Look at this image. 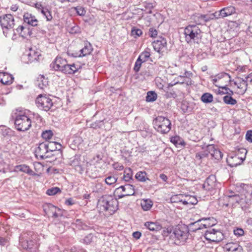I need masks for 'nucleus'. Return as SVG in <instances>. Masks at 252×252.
I'll use <instances>...</instances> for the list:
<instances>
[{"label": "nucleus", "instance_id": "nucleus-1", "mask_svg": "<svg viewBox=\"0 0 252 252\" xmlns=\"http://www.w3.org/2000/svg\"><path fill=\"white\" fill-rule=\"evenodd\" d=\"M50 67L55 71H60L65 74H73L81 69L77 63L68 64L66 59L57 56L50 64Z\"/></svg>", "mask_w": 252, "mask_h": 252}, {"label": "nucleus", "instance_id": "nucleus-2", "mask_svg": "<svg viewBox=\"0 0 252 252\" xmlns=\"http://www.w3.org/2000/svg\"><path fill=\"white\" fill-rule=\"evenodd\" d=\"M118 204L116 198L105 195L98 200L97 208L100 213H103L105 216H109L114 214L118 210Z\"/></svg>", "mask_w": 252, "mask_h": 252}, {"label": "nucleus", "instance_id": "nucleus-3", "mask_svg": "<svg viewBox=\"0 0 252 252\" xmlns=\"http://www.w3.org/2000/svg\"><path fill=\"white\" fill-rule=\"evenodd\" d=\"M28 111H20L15 114L14 124L16 129L20 131H25L32 126V115Z\"/></svg>", "mask_w": 252, "mask_h": 252}, {"label": "nucleus", "instance_id": "nucleus-4", "mask_svg": "<svg viewBox=\"0 0 252 252\" xmlns=\"http://www.w3.org/2000/svg\"><path fill=\"white\" fill-rule=\"evenodd\" d=\"M201 31L196 25H189L184 31L186 41L189 44L197 42L200 37Z\"/></svg>", "mask_w": 252, "mask_h": 252}, {"label": "nucleus", "instance_id": "nucleus-5", "mask_svg": "<svg viewBox=\"0 0 252 252\" xmlns=\"http://www.w3.org/2000/svg\"><path fill=\"white\" fill-rule=\"evenodd\" d=\"M189 228L185 224H179L174 229L171 237H174V243L176 245H182L187 239L189 236Z\"/></svg>", "mask_w": 252, "mask_h": 252}, {"label": "nucleus", "instance_id": "nucleus-6", "mask_svg": "<svg viewBox=\"0 0 252 252\" xmlns=\"http://www.w3.org/2000/svg\"><path fill=\"white\" fill-rule=\"evenodd\" d=\"M153 123L155 129L161 134H166L171 130V121L166 117L158 116L154 120Z\"/></svg>", "mask_w": 252, "mask_h": 252}, {"label": "nucleus", "instance_id": "nucleus-7", "mask_svg": "<svg viewBox=\"0 0 252 252\" xmlns=\"http://www.w3.org/2000/svg\"><path fill=\"white\" fill-rule=\"evenodd\" d=\"M32 28H31L29 26L20 25L17 28L13 30L12 39L16 40L18 35L23 38H28L30 37L32 34Z\"/></svg>", "mask_w": 252, "mask_h": 252}, {"label": "nucleus", "instance_id": "nucleus-8", "mask_svg": "<svg viewBox=\"0 0 252 252\" xmlns=\"http://www.w3.org/2000/svg\"><path fill=\"white\" fill-rule=\"evenodd\" d=\"M0 24L3 29V32L7 36L8 31L12 29L15 24L14 19L11 14H5L0 17Z\"/></svg>", "mask_w": 252, "mask_h": 252}, {"label": "nucleus", "instance_id": "nucleus-9", "mask_svg": "<svg viewBox=\"0 0 252 252\" xmlns=\"http://www.w3.org/2000/svg\"><path fill=\"white\" fill-rule=\"evenodd\" d=\"M204 237L209 241L220 242L223 239L224 236L220 230L210 228L206 231Z\"/></svg>", "mask_w": 252, "mask_h": 252}, {"label": "nucleus", "instance_id": "nucleus-10", "mask_svg": "<svg viewBox=\"0 0 252 252\" xmlns=\"http://www.w3.org/2000/svg\"><path fill=\"white\" fill-rule=\"evenodd\" d=\"M35 102L38 108L45 111H49L53 106L51 99L46 95H39L36 98Z\"/></svg>", "mask_w": 252, "mask_h": 252}, {"label": "nucleus", "instance_id": "nucleus-11", "mask_svg": "<svg viewBox=\"0 0 252 252\" xmlns=\"http://www.w3.org/2000/svg\"><path fill=\"white\" fill-rule=\"evenodd\" d=\"M241 152L244 153L243 156L240 157L238 155L232 154L228 156L226 161L228 165L231 167H236L240 165L245 159L247 150L246 149H242Z\"/></svg>", "mask_w": 252, "mask_h": 252}, {"label": "nucleus", "instance_id": "nucleus-12", "mask_svg": "<svg viewBox=\"0 0 252 252\" xmlns=\"http://www.w3.org/2000/svg\"><path fill=\"white\" fill-rule=\"evenodd\" d=\"M116 192L117 193H120L118 195L119 198H122L126 196L133 195L135 194L134 187L130 184L120 186L116 189Z\"/></svg>", "mask_w": 252, "mask_h": 252}, {"label": "nucleus", "instance_id": "nucleus-13", "mask_svg": "<svg viewBox=\"0 0 252 252\" xmlns=\"http://www.w3.org/2000/svg\"><path fill=\"white\" fill-rule=\"evenodd\" d=\"M35 155L36 157H39L41 159L51 157V155L49 153L47 144L45 141L39 144L38 146L35 150Z\"/></svg>", "mask_w": 252, "mask_h": 252}, {"label": "nucleus", "instance_id": "nucleus-14", "mask_svg": "<svg viewBox=\"0 0 252 252\" xmlns=\"http://www.w3.org/2000/svg\"><path fill=\"white\" fill-rule=\"evenodd\" d=\"M215 14H201L196 13L193 15L192 20L196 25H203L205 23L215 18Z\"/></svg>", "mask_w": 252, "mask_h": 252}, {"label": "nucleus", "instance_id": "nucleus-15", "mask_svg": "<svg viewBox=\"0 0 252 252\" xmlns=\"http://www.w3.org/2000/svg\"><path fill=\"white\" fill-rule=\"evenodd\" d=\"M70 165L79 173H82L85 170L84 162L81 161V156L76 155L70 160Z\"/></svg>", "mask_w": 252, "mask_h": 252}, {"label": "nucleus", "instance_id": "nucleus-16", "mask_svg": "<svg viewBox=\"0 0 252 252\" xmlns=\"http://www.w3.org/2000/svg\"><path fill=\"white\" fill-rule=\"evenodd\" d=\"M92 51V45L90 43L87 42L85 43L84 48L81 49L79 52L70 53L68 51L67 54L69 56L72 57H81L90 54Z\"/></svg>", "mask_w": 252, "mask_h": 252}, {"label": "nucleus", "instance_id": "nucleus-17", "mask_svg": "<svg viewBox=\"0 0 252 252\" xmlns=\"http://www.w3.org/2000/svg\"><path fill=\"white\" fill-rule=\"evenodd\" d=\"M219 184V183L217 182L216 176L211 175L205 181L203 188L207 190H212L217 188Z\"/></svg>", "mask_w": 252, "mask_h": 252}, {"label": "nucleus", "instance_id": "nucleus-18", "mask_svg": "<svg viewBox=\"0 0 252 252\" xmlns=\"http://www.w3.org/2000/svg\"><path fill=\"white\" fill-rule=\"evenodd\" d=\"M152 45L154 50L160 53L166 48L167 41L165 38L159 37L152 42Z\"/></svg>", "mask_w": 252, "mask_h": 252}, {"label": "nucleus", "instance_id": "nucleus-19", "mask_svg": "<svg viewBox=\"0 0 252 252\" xmlns=\"http://www.w3.org/2000/svg\"><path fill=\"white\" fill-rule=\"evenodd\" d=\"M207 151L209 153L212 158L219 160L222 158V153L219 149L216 148L214 145H208L207 146Z\"/></svg>", "mask_w": 252, "mask_h": 252}, {"label": "nucleus", "instance_id": "nucleus-20", "mask_svg": "<svg viewBox=\"0 0 252 252\" xmlns=\"http://www.w3.org/2000/svg\"><path fill=\"white\" fill-rule=\"evenodd\" d=\"M29 61L28 63H32L34 62L38 61L41 56L40 51L34 48H31L27 54Z\"/></svg>", "mask_w": 252, "mask_h": 252}, {"label": "nucleus", "instance_id": "nucleus-21", "mask_svg": "<svg viewBox=\"0 0 252 252\" xmlns=\"http://www.w3.org/2000/svg\"><path fill=\"white\" fill-rule=\"evenodd\" d=\"M224 249L227 252H243L242 247L236 243H228Z\"/></svg>", "mask_w": 252, "mask_h": 252}, {"label": "nucleus", "instance_id": "nucleus-22", "mask_svg": "<svg viewBox=\"0 0 252 252\" xmlns=\"http://www.w3.org/2000/svg\"><path fill=\"white\" fill-rule=\"evenodd\" d=\"M141 4L143 6L141 9L149 14L152 13V9L155 6V3L153 0H143Z\"/></svg>", "mask_w": 252, "mask_h": 252}, {"label": "nucleus", "instance_id": "nucleus-23", "mask_svg": "<svg viewBox=\"0 0 252 252\" xmlns=\"http://www.w3.org/2000/svg\"><path fill=\"white\" fill-rule=\"evenodd\" d=\"M14 80V77L11 74L6 72H0V82L4 85L11 84Z\"/></svg>", "mask_w": 252, "mask_h": 252}, {"label": "nucleus", "instance_id": "nucleus-24", "mask_svg": "<svg viewBox=\"0 0 252 252\" xmlns=\"http://www.w3.org/2000/svg\"><path fill=\"white\" fill-rule=\"evenodd\" d=\"M235 8L233 6L224 7L219 11V16L221 18H224L235 13Z\"/></svg>", "mask_w": 252, "mask_h": 252}, {"label": "nucleus", "instance_id": "nucleus-25", "mask_svg": "<svg viewBox=\"0 0 252 252\" xmlns=\"http://www.w3.org/2000/svg\"><path fill=\"white\" fill-rule=\"evenodd\" d=\"M24 21L28 24V25L32 26H36L38 24V21L36 18L29 13H25L23 16Z\"/></svg>", "mask_w": 252, "mask_h": 252}, {"label": "nucleus", "instance_id": "nucleus-26", "mask_svg": "<svg viewBox=\"0 0 252 252\" xmlns=\"http://www.w3.org/2000/svg\"><path fill=\"white\" fill-rule=\"evenodd\" d=\"M20 243L22 247L25 249L35 250L38 247V244L36 241H20Z\"/></svg>", "mask_w": 252, "mask_h": 252}, {"label": "nucleus", "instance_id": "nucleus-27", "mask_svg": "<svg viewBox=\"0 0 252 252\" xmlns=\"http://www.w3.org/2000/svg\"><path fill=\"white\" fill-rule=\"evenodd\" d=\"M36 85L42 90H44L47 88L48 85V79L45 78L43 75H40L37 78Z\"/></svg>", "mask_w": 252, "mask_h": 252}, {"label": "nucleus", "instance_id": "nucleus-28", "mask_svg": "<svg viewBox=\"0 0 252 252\" xmlns=\"http://www.w3.org/2000/svg\"><path fill=\"white\" fill-rule=\"evenodd\" d=\"M239 80L240 82L239 83L235 82L234 84L237 86L238 89H239L237 94L243 95L246 93L247 90L248 84L243 80V78H241Z\"/></svg>", "mask_w": 252, "mask_h": 252}, {"label": "nucleus", "instance_id": "nucleus-29", "mask_svg": "<svg viewBox=\"0 0 252 252\" xmlns=\"http://www.w3.org/2000/svg\"><path fill=\"white\" fill-rule=\"evenodd\" d=\"M183 66V64L178 65L175 64V71L177 72L176 74L179 75L180 77H189L190 73L186 71Z\"/></svg>", "mask_w": 252, "mask_h": 252}, {"label": "nucleus", "instance_id": "nucleus-30", "mask_svg": "<svg viewBox=\"0 0 252 252\" xmlns=\"http://www.w3.org/2000/svg\"><path fill=\"white\" fill-rule=\"evenodd\" d=\"M201 220L199 219L197 221L191 222L187 225L189 228V231L191 232H195L196 231L200 229H203L202 223H200Z\"/></svg>", "mask_w": 252, "mask_h": 252}, {"label": "nucleus", "instance_id": "nucleus-31", "mask_svg": "<svg viewBox=\"0 0 252 252\" xmlns=\"http://www.w3.org/2000/svg\"><path fill=\"white\" fill-rule=\"evenodd\" d=\"M15 169L17 171H20L28 174L31 176H35L36 174L34 172L29 166L25 164H21L17 165L15 167Z\"/></svg>", "mask_w": 252, "mask_h": 252}, {"label": "nucleus", "instance_id": "nucleus-32", "mask_svg": "<svg viewBox=\"0 0 252 252\" xmlns=\"http://www.w3.org/2000/svg\"><path fill=\"white\" fill-rule=\"evenodd\" d=\"M170 141L178 148H182L185 145L184 140L178 135L171 137L170 138Z\"/></svg>", "mask_w": 252, "mask_h": 252}, {"label": "nucleus", "instance_id": "nucleus-33", "mask_svg": "<svg viewBox=\"0 0 252 252\" xmlns=\"http://www.w3.org/2000/svg\"><path fill=\"white\" fill-rule=\"evenodd\" d=\"M45 142L47 144L49 154L52 152L60 150L62 147L61 145L58 142L49 141Z\"/></svg>", "mask_w": 252, "mask_h": 252}, {"label": "nucleus", "instance_id": "nucleus-34", "mask_svg": "<svg viewBox=\"0 0 252 252\" xmlns=\"http://www.w3.org/2000/svg\"><path fill=\"white\" fill-rule=\"evenodd\" d=\"M201 221H204L202 223L203 228L211 227L217 223V220L214 218H203Z\"/></svg>", "mask_w": 252, "mask_h": 252}, {"label": "nucleus", "instance_id": "nucleus-35", "mask_svg": "<svg viewBox=\"0 0 252 252\" xmlns=\"http://www.w3.org/2000/svg\"><path fill=\"white\" fill-rule=\"evenodd\" d=\"M144 225L150 230L153 231H157L160 230L162 228V226L158 223L154 222H146Z\"/></svg>", "mask_w": 252, "mask_h": 252}, {"label": "nucleus", "instance_id": "nucleus-36", "mask_svg": "<svg viewBox=\"0 0 252 252\" xmlns=\"http://www.w3.org/2000/svg\"><path fill=\"white\" fill-rule=\"evenodd\" d=\"M43 207L44 212L47 216H51L53 211L56 209V207L51 203L45 204Z\"/></svg>", "mask_w": 252, "mask_h": 252}, {"label": "nucleus", "instance_id": "nucleus-37", "mask_svg": "<svg viewBox=\"0 0 252 252\" xmlns=\"http://www.w3.org/2000/svg\"><path fill=\"white\" fill-rule=\"evenodd\" d=\"M135 178L139 181L144 182L149 180L147 177V173L144 171H138L135 176Z\"/></svg>", "mask_w": 252, "mask_h": 252}, {"label": "nucleus", "instance_id": "nucleus-38", "mask_svg": "<svg viewBox=\"0 0 252 252\" xmlns=\"http://www.w3.org/2000/svg\"><path fill=\"white\" fill-rule=\"evenodd\" d=\"M184 205L191 204L195 205L197 203L196 198L193 196H187L186 198L184 200H181L180 201Z\"/></svg>", "mask_w": 252, "mask_h": 252}, {"label": "nucleus", "instance_id": "nucleus-39", "mask_svg": "<svg viewBox=\"0 0 252 252\" xmlns=\"http://www.w3.org/2000/svg\"><path fill=\"white\" fill-rule=\"evenodd\" d=\"M151 56V50L150 49L147 48L145 50L142 52L138 58L142 61L143 62H145L148 60V59L150 58Z\"/></svg>", "mask_w": 252, "mask_h": 252}, {"label": "nucleus", "instance_id": "nucleus-40", "mask_svg": "<svg viewBox=\"0 0 252 252\" xmlns=\"http://www.w3.org/2000/svg\"><path fill=\"white\" fill-rule=\"evenodd\" d=\"M141 206L144 211L149 210L153 206V202L150 199H143L141 203Z\"/></svg>", "mask_w": 252, "mask_h": 252}, {"label": "nucleus", "instance_id": "nucleus-41", "mask_svg": "<svg viewBox=\"0 0 252 252\" xmlns=\"http://www.w3.org/2000/svg\"><path fill=\"white\" fill-rule=\"evenodd\" d=\"M123 179L126 182H129L132 179V171L130 168H125L124 172Z\"/></svg>", "mask_w": 252, "mask_h": 252}, {"label": "nucleus", "instance_id": "nucleus-42", "mask_svg": "<svg viewBox=\"0 0 252 252\" xmlns=\"http://www.w3.org/2000/svg\"><path fill=\"white\" fill-rule=\"evenodd\" d=\"M201 100L205 103H211L213 101V96L210 93H204L201 97Z\"/></svg>", "mask_w": 252, "mask_h": 252}, {"label": "nucleus", "instance_id": "nucleus-43", "mask_svg": "<svg viewBox=\"0 0 252 252\" xmlns=\"http://www.w3.org/2000/svg\"><path fill=\"white\" fill-rule=\"evenodd\" d=\"M232 95L226 94L223 97L224 102L228 105H234L237 103V100L232 97Z\"/></svg>", "mask_w": 252, "mask_h": 252}, {"label": "nucleus", "instance_id": "nucleus-44", "mask_svg": "<svg viewBox=\"0 0 252 252\" xmlns=\"http://www.w3.org/2000/svg\"><path fill=\"white\" fill-rule=\"evenodd\" d=\"M157 99V94L154 91H149L147 94L146 101L147 102H154Z\"/></svg>", "mask_w": 252, "mask_h": 252}, {"label": "nucleus", "instance_id": "nucleus-45", "mask_svg": "<svg viewBox=\"0 0 252 252\" xmlns=\"http://www.w3.org/2000/svg\"><path fill=\"white\" fill-rule=\"evenodd\" d=\"M117 179L118 178L116 177L110 175L105 178V182L107 185L111 186L114 185L116 183Z\"/></svg>", "mask_w": 252, "mask_h": 252}, {"label": "nucleus", "instance_id": "nucleus-46", "mask_svg": "<svg viewBox=\"0 0 252 252\" xmlns=\"http://www.w3.org/2000/svg\"><path fill=\"white\" fill-rule=\"evenodd\" d=\"M41 13L45 17L47 21H50L52 20L53 17L51 14V12L47 8L42 9Z\"/></svg>", "mask_w": 252, "mask_h": 252}, {"label": "nucleus", "instance_id": "nucleus-47", "mask_svg": "<svg viewBox=\"0 0 252 252\" xmlns=\"http://www.w3.org/2000/svg\"><path fill=\"white\" fill-rule=\"evenodd\" d=\"M209 154V153L207 151V147L206 149L203 151L196 153L195 158L196 159L201 160L202 158L207 157Z\"/></svg>", "mask_w": 252, "mask_h": 252}, {"label": "nucleus", "instance_id": "nucleus-48", "mask_svg": "<svg viewBox=\"0 0 252 252\" xmlns=\"http://www.w3.org/2000/svg\"><path fill=\"white\" fill-rule=\"evenodd\" d=\"M61 190L58 187H53L49 189L46 191V193L48 195H54L57 194L59 192H61Z\"/></svg>", "mask_w": 252, "mask_h": 252}, {"label": "nucleus", "instance_id": "nucleus-49", "mask_svg": "<svg viewBox=\"0 0 252 252\" xmlns=\"http://www.w3.org/2000/svg\"><path fill=\"white\" fill-rule=\"evenodd\" d=\"M53 134L52 131L50 130H47L43 131L41 135L43 139H45L46 141H48L52 137Z\"/></svg>", "mask_w": 252, "mask_h": 252}, {"label": "nucleus", "instance_id": "nucleus-50", "mask_svg": "<svg viewBox=\"0 0 252 252\" xmlns=\"http://www.w3.org/2000/svg\"><path fill=\"white\" fill-rule=\"evenodd\" d=\"M219 88H221L222 89L224 90L225 91V92H220V91H219V93L220 94L233 95L234 94L233 92L226 86L219 87Z\"/></svg>", "mask_w": 252, "mask_h": 252}, {"label": "nucleus", "instance_id": "nucleus-51", "mask_svg": "<svg viewBox=\"0 0 252 252\" xmlns=\"http://www.w3.org/2000/svg\"><path fill=\"white\" fill-rule=\"evenodd\" d=\"M131 35L135 37L140 36L142 34V31L139 29L133 28L131 32Z\"/></svg>", "mask_w": 252, "mask_h": 252}, {"label": "nucleus", "instance_id": "nucleus-52", "mask_svg": "<svg viewBox=\"0 0 252 252\" xmlns=\"http://www.w3.org/2000/svg\"><path fill=\"white\" fill-rule=\"evenodd\" d=\"M142 63H143V62L138 58V59H137L135 63L133 68L135 72H138L139 71Z\"/></svg>", "mask_w": 252, "mask_h": 252}, {"label": "nucleus", "instance_id": "nucleus-53", "mask_svg": "<svg viewBox=\"0 0 252 252\" xmlns=\"http://www.w3.org/2000/svg\"><path fill=\"white\" fill-rule=\"evenodd\" d=\"M148 35L151 37L155 38L158 35V31L154 28H150L149 30Z\"/></svg>", "mask_w": 252, "mask_h": 252}, {"label": "nucleus", "instance_id": "nucleus-54", "mask_svg": "<svg viewBox=\"0 0 252 252\" xmlns=\"http://www.w3.org/2000/svg\"><path fill=\"white\" fill-rule=\"evenodd\" d=\"M234 234L237 236H242L244 234V231L241 228H236L233 230Z\"/></svg>", "mask_w": 252, "mask_h": 252}, {"label": "nucleus", "instance_id": "nucleus-55", "mask_svg": "<svg viewBox=\"0 0 252 252\" xmlns=\"http://www.w3.org/2000/svg\"><path fill=\"white\" fill-rule=\"evenodd\" d=\"M53 212L52 213L51 216L55 218H57L60 216H62L61 211L59 208L56 207V209L54 210Z\"/></svg>", "mask_w": 252, "mask_h": 252}, {"label": "nucleus", "instance_id": "nucleus-56", "mask_svg": "<svg viewBox=\"0 0 252 252\" xmlns=\"http://www.w3.org/2000/svg\"><path fill=\"white\" fill-rule=\"evenodd\" d=\"M112 166L115 170L118 171H122L124 168V166L122 164L118 162L114 163L113 164Z\"/></svg>", "mask_w": 252, "mask_h": 252}, {"label": "nucleus", "instance_id": "nucleus-57", "mask_svg": "<svg viewBox=\"0 0 252 252\" xmlns=\"http://www.w3.org/2000/svg\"><path fill=\"white\" fill-rule=\"evenodd\" d=\"M93 236L92 234H90L86 236L84 239H83V242L84 243H86V244H89L91 243V242L93 241Z\"/></svg>", "mask_w": 252, "mask_h": 252}, {"label": "nucleus", "instance_id": "nucleus-58", "mask_svg": "<svg viewBox=\"0 0 252 252\" xmlns=\"http://www.w3.org/2000/svg\"><path fill=\"white\" fill-rule=\"evenodd\" d=\"M1 131L2 135L4 136L10 135V133L12 132V130L10 128L6 127H3L1 129Z\"/></svg>", "mask_w": 252, "mask_h": 252}, {"label": "nucleus", "instance_id": "nucleus-59", "mask_svg": "<svg viewBox=\"0 0 252 252\" xmlns=\"http://www.w3.org/2000/svg\"><path fill=\"white\" fill-rule=\"evenodd\" d=\"M173 86V84H168V90L167 91V92H166L167 95L168 97H175L176 96V94L175 93V92L173 91L172 92H170V93L169 92L170 88L172 87Z\"/></svg>", "mask_w": 252, "mask_h": 252}, {"label": "nucleus", "instance_id": "nucleus-60", "mask_svg": "<svg viewBox=\"0 0 252 252\" xmlns=\"http://www.w3.org/2000/svg\"><path fill=\"white\" fill-rule=\"evenodd\" d=\"M246 139L247 141L252 142V130H248L246 134Z\"/></svg>", "mask_w": 252, "mask_h": 252}, {"label": "nucleus", "instance_id": "nucleus-61", "mask_svg": "<svg viewBox=\"0 0 252 252\" xmlns=\"http://www.w3.org/2000/svg\"><path fill=\"white\" fill-rule=\"evenodd\" d=\"M76 12L79 15L82 16L85 14L86 11L84 9L81 7L76 8Z\"/></svg>", "mask_w": 252, "mask_h": 252}, {"label": "nucleus", "instance_id": "nucleus-62", "mask_svg": "<svg viewBox=\"0 0 252 252\" xmlns=\"http://www.w3.org/2000/svg\"><path fill=\"white\" fill-rule=\"evenodd\" d=\"M243 80L248 84V82H252V73L249 74L247 76L243 78Z\"/></svg>", "mask_w": 252, "mask_h": 252}, {"label": "nucleus", "instance_id": "nucleus-63", "mask_svg": "<svg viewBox=\"0 0 252 252\" xmlns=\"http://www.w3.org/2000/svg\"><path fill=\"white\" fill-rule=\"evenodd\" d=\"M65 204L66 205L70 206V205L74 204V202L71 198H69L65 200Z\"/></svg>", "mask_w": 252, "mask_h": 252}, {"label": "nucleus", "instance_id": "nucleus-64", "mask_svg": "<svg viewBox=\"0 0 252 252\" xmlns=\"http://www.w3.org/2000/svg\"><path fill=\"white\" fill-rule=\"evenodd\" d=\"M132 236L134 238L138 239H139L141 236V233L139 231H136L133 233Z\"/></svg>", "mask_w": 252, "mask_h": 252}]
</instances>
